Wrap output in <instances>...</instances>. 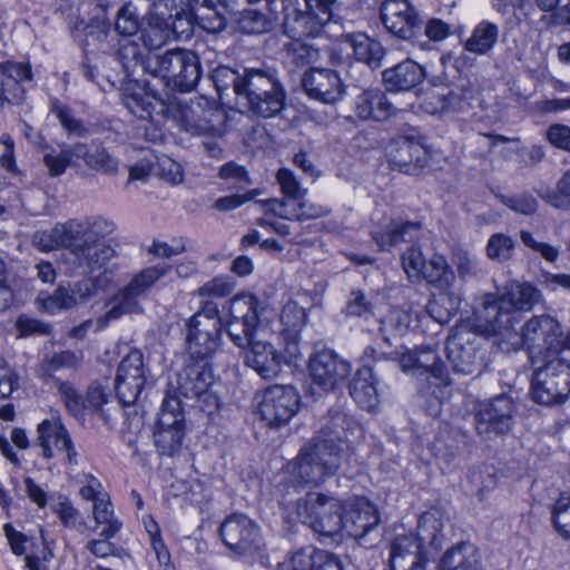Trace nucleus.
Masks as SVG:
<instances>
[{
	"label": "nucleus",
	"mask_w": 570,
	"mask_h": 570,
	"mask_svg": "<svg viewBox=\"0 0 570 570\" xmlns=\"http://www.w3.org/2000/svg\"><path fill=\"white\" fill-rule=\"evenodd\" d=\"M82 361V353L75 351H61L46 357L43 368L47 373L59 368H77Z\"/></svg>",
	"instance_id": "13d9d810"
},
{
	"label": "nucleus",
	"mask_w": 570,
	"mask_h": 570,
	"mask_svg": "<svg viewBox=\"0 0 570 570\" xmlns=\"http://www.w3.org/2000/svg\"><path fill=\"white\" fill-rule=\"evenodd\" d=\"M278 71L269 66L246 68L237 85V100L245 107L258 98V94L282 85Z\"/></svg>",
	"instance_id": "cd10ccee"
},
{
	"label": "nucleus",
	"mask_w": 570,
	"mask_h": 570,
	"mask_svg": "<svg viewBox=\"0 0 570 570\" xmlns=\"http://www.w3.org/2000/svg\"><path fill=\"white\" fill-rule=\"evenodd\" d=\"M308 371L312 382L324 391H334L350 376L351 364L330 350L311 357Z\"/></svg>",
	"instance_id": "a211bd4d"
},
{
	"label": "nucleus",
	"mask_w": 570,
	"mask_h": 570,
	"mask_svg": "<svg viewBox=\"0 0 570 570\" xmlns=\"http://www.w3.org/2000/svg\"><path fill=\"white\" fill-rule=\"evenodd\" d=\"M351 45L357 61L366 63L372 69L381 66L384 57L383 46L363 33L352 36Z\"/></svg>",
	"instance_id": "c03bdc74"
},
{
	"label": "nucleus",
	"mask_w": 570,
	"mask_h": 570,
	"mask_svg": "<svg viewBox=\"0 0 570 570\" xmlns=\"http://www.w3.org/2000/svg\"><path fill=\"white\" fill-rule=\"evenodd\" d=\"M549 202L558 208H570V169L559 180L556 191L549 197Z\"/></svg>",
	"instance_id": "774afa93"
},
{
	"label": "nucleus",
	"mask_w": 570,
	"mask_h": 570,
	"mask_svg": "<svg viewBox=\"0 0 570 570\" xmlns=\"http://www.w3.org/2000/svg\"><path fill=\"white\" fill-rule=\"evenodd\" d=\"M43 161L50 175L53 177L61 176L66 171V168L72 165L65 146H62L59 151L51 150L46 154Z\"/></svg>",
	"instance_id": "69168bd1"
},
{
	"label": "nucleus",
	"mask_w": 570,
	"mask_h": 570,
	"mask_svg": "<svg viewBox=\"0 0 570 570\" xmlns=\"http://www.w3.org/2000/svg\"><path fill=\"white\" fill-rule=\"evenodd\" d=\"M399 154L400 168L405 173H414L426 163V159L422 158V155L425 156L424 149L414 142L405 141L399 149Z\"/></svg>",
	"instance_id": "864d4df0"
},
{
	"label": "nucleus",
	"mask_w": 570,
	"mask_h": 570,
	"mask_svg": "<svg viewBox=\"0 0 570 570\" xmlns=\"http://www.w3.org/2000/svg\"><path fill=\"white\" fill-rule=\"evenodd\" d=\"M245 364L265 380L274 379L281 372L283 356L268 342L255 338L246 345Z\"/></svg>",
	"instance_id": "c85d7f7f"
},
{
	"label": "nucleus",
	"mask_w": 570,
	"mask_h": 570,
	"mask_svg": "<svg viewBox=\"0 0 570 570\" xmlns=\"http://www.w3.org/2000/svg\"><path fill=\"white\" fill-rule=\"evenodd\" d=\"M258 302L253 295L235 296L229 303V320L226 331L232 341L240 348L257 338Z\"/></svg>",
	"instance_id": "4468645a"
},
{
	"label": "nucleus",
	"mask_w": 570,
	"mask_h": 570,
	"mask_svg": "<svg viewBox=\"0 0 570 570\" xmlns=\"http://www.w3.org/2000/svg\"><path fill=\"white\" fill-rule=\"evenodd\" d=\"M473 89L468 83L456 89H444L442 91H432L422 102V108L425 112L435 115L443 112L448 108H456L460 101L472 98Z\"/></svg>",
	"instance_id": "e433bc0d"
},
{
	"label": "nucleus",
	"mask_w": 570,
	"mask_h": 570,
	"mask_svg": "<svg viewBox=\"0 0 570 570\" xmlns=\"http://www.w3.org/2000/svg\"><path fill=\"white\" fill-rule=\"evenodd\" d=\"M121 101L125 108L139 119L151 118L157 107L163 109V101L148 92L138 82H128L122 89Z\"/></svg>",
	"instance_id": "72a5a7b5"
},
{
	"label": "nucleus",
	"mask_w": 570,
	"mask_h": 570,
	"mask_svg": "<svg viewBox=\"0 0 570 570\" xmlns=\"http://www.w3.org/2000/svg\"><path fill=\"white\" fill-rule=\"evenodd\" d=\"M164 273V268L149 267L137 274L126 287L111 298V307L106 313V320H117L122 315L140 312L137 298L144 295L147 288Z\"/></svg>",
	"instance_id": "f3484780"
},
{
	"label": "nucleus",
	"mask_w": 570,
	"mask_h": 570,
	"mask_svg": "<svg viewBox=\"0 0 570 570\" xmlns=\"http://www.w3.org/2000/svg\"><path fill=\"white\" fill-rule=\"evenodd\" d=\"M385 29L402 40L412 39L421 27V18L407 0H385L381 7Z\"/></svg>",
	"instance_id": "412c9836"
},
{
	"label": "nucleus",
	"mask_w": 570,
	"mask_h": 570,
	"mask_svg": "<svg viewBox=\"0 0 570 570\" xmlns=\"http://www.w3.org/2000/svg\"><path fill=\"white\" fill-rule=\"evenodd\" d=\"M443 527L444 515L442 511L431 509L420 517L416 528L417 532L414 535L423 543L425 549L428 547L439 549L443 537Z\"/></svg>",
	"instance_id": "ea45409f"
},
{
	"label": "nucleus",
	"mask_w": 570,
	"mask_h": 570,
	"mask_svg": "<svg viewBox=\"0 0 570 570\" xmlns=\"http://www.w3.org/2000/svg\"><path fill=\"white\" fill-rule=\"evenodd\" d=\"M242 75H238L235 70L225 66H219L213 70V80L218 92H223L233 87L237 96V85Z\"/></svg>",
	"instance_id": "e2e57ef3"
},
{
	"label": "nucleus",
	"mask_w": 570,
	"mask_h": 570,
	"mask_svg": "<svg viewBox=\"0 0 570 570\" xmlns=\"http://www.w3.org/2000/svg\"><path fill=\"white\" fill-rule=\"evenodd\" d=\"M336 0H304L306 11H302L291 6H284V26L292 28L295 35L304 36L309 32L306 23L312 18L318 21V24H324L330 21L332 11Z\"/></svg>",
	"instance_id": "c756f323"
},
{
	"label": "nucleus",
	"mask_w": 570,
	"mask_h": 570,
	"mask_svg": "<svg viewBox=\"0 0 570 570\" xmlns=\"http://www.w3.org/2000/svg\"><path fill=\"white\" fill-rule=\"evenodd\" d=\"M234 289V283L227 277H215L212 281L204 284L198 288V295L213 296V297H225L229 295Z\"/></svg>",
	"instance_id": "338daca9"
},
{
	"label": "nucleus",
	"mask_w": 570,
	"mask_h": 570,
	"mask_svg": "<svg viewBox=\"0 0 570 570\" xmlns=\"http://www.w3.org/2000/svg\"><path fill=\"white\" fill-rule=\"evenodd\" d=\"M219 532L224 543L238 553L253 552L261 548L259 528L245 514L234 513L226 518Z\"/></svg>",
	"instance_id": "6ab92c4d"
},
{
	"label": "nucleus",
	"mask_w": 570,
	"mask_h": 570,
	"mask_svg": "<svg viewBox=\"0 0 570 570\" xmlns=\"http://www.w3.org/2000/svg\"><path fill=\"white\" fill-rule=\"evenodd\" d=\"M351 396L363 409L372 411L379 404L377 379L368 366L355 373L350 387Z\"/></svg>",
	"instance_id": "f704fd0d"
},
{
	"label": "nucleus",
	"mask_w": 570,
	"mask_h": 570,
	"mask_svg": "<svg viewBox=\"0 0 570 570\" xmlns=\"http://www.w3.org/2000/svg\"><path fill=\"white\" fill-rule=\"evenodd\" d=\"M220 328V322L190 317L186 341L191 360L208 361L219 346Z\"/></svg>",
	"instance_id": "4be33fe9"
},
{
	"label": "nucleus",
	"mask_w": 570,
	"mask_h": 570,
	"mask_svg": "<svg viewBox=\"0 0 570 570\" xmlns=\"http://www.w3.org/2000/svg\"><path fill=\"white\" fill-rule=\"evenodd\" d=\"M514 325L508 326L493 337H497L501 350L509 352L525 347L530 354L535 356H548L549 353L558 352L568 344L562 337L559 322L548 315H540L530 318L523 326L521 333L514 331Z\"/></svg>",
	"instance_id": "7ed1b4c3"
},
{
	"label": "nucleus",
	"mask_w": 570,
	"mask_h": 570,
	"mask_svg": "<svg viewBox=\"0 0 570 570\" xmlns=\"http://www.w3.org/2000/svg\"><path fill=\"white\" fill-rule=\"evenodd\" d=\"M564 353L551 357L533 373L531 392L537 403L562 404L570 396V361Z\"/></svg>",
	"instance_id": "423d86ee"
},
{
	"label": "nucleus",
	"mask_w": 570,
	"mask_h": 570,
	"mask_svg": "<svg viewBox=\"0 0 570 570\" xmlns=\"http://www.w3.org/2000/svg\"><path fill=\"white\" fill-rule=\"evenodd\" d=\"M33 244L39 249L57 247L86 249L82 219L73 218L66 223H57L49 232H36Z\"/></svg>",
	"instance_id": "b1692460"
},
{
	"label": "nucleus",
	"mask_w": 570,
	"mask_h": 570,
	"mask_svg": "<svg viewBox=\"0 0 570 570\" xmlns=\"http://www.w3.org/2000/svg\"><path fill=\"white\" fill-rule=\"evenodd\" d=\"M184 440V414L180 400L166 395L163 400L158 420L154 429V442L160 455L174 456Z\"/></svg>",
	"instance_id": "1a4fd4ad"
},
{
	"label": "nucleus",
	"mask_w": 570,
	"mask_h": 570,
	"mask_svg": "<svg viewBox=\"0 0 570 570\" xmlns=\"http://www.w3.org/2000/svg\"><path fill=\"white\" fill-rule=\"evenodd\" d=\"M50 111L56 115L60 125L69 135L85 137L88 134V129L81 120L75 117L72 109L61 104L57 98L51 99Z\"/></svg>",
	"instance_id": "09e8293b"
},
{
	"label": "nucleus",
	"mask_w": 570,
	"mask_h": 570,
	"mask_svg": "<svg viewBox=\"0 0 570 570\" xmlns=\"http://www.w3.org/2000/svg\"><path fill=\"white\" fill-rule=\"evenodd\" d=\"M214 375L208 361L189 358L177 373L175 389L186 399L194 400L195 405L204 412L213 413L219 404L213 390Z\"/></svg>",
	"instance_id": "0eeeda50"
},
{
	"label": "nucleus",
	"mask_w": 570,
	"mask_h": 570,
	"mask_svg": "<svg viewBox=\"0 0 570 570\" xmlns=\"http://www.w3.org/2000/svg\"><path fill=\"white\" fill-rule=\"evenodd\" d=\"M412 322L411 314L405 309H392L382 321L381 331L385 335V341L390 342L391 337L403 336Z\"/></svg>",
	"instance_id": "8fccbe9b"
},
{
	"label": "nucleus",
	"mask_w": 570,
	"mask_h": 570,
	"mask_svg": "<svg viewBox=\"0 0 570 570\" xmlns=\"http://www.w3.org/2000/svg\"><path fill=\"white\" fill-rule=\"evenodd\" d=\"M3 531L12 552L24 556L26 567L29 570H47L46 561L52 554L42 540L28 538L9 523L3 525Z\"/></svg>",
	"instance_id": "bb28decb"
},
{
	"label": "nucleus",
	"mask_w": 570,
	"mask_h": 570,
	"mask_svg": "<svg viewBox=\"0 0 570 570\" xmlns=\"http://www.w3.org/2000/svg\"><path fill=\"white\" fill-rule=\"evenodd\" d=\"M191 14L205 31L216 33L226 26V18L214 0H189Z\"/></svg>",
	"instance_id": "58836bf2"
},
{
	"label": "nucleus",
	"mask_w": 570,
	"mask_h": 570,
	"mask_svg": "<svg viewBox=\"0 0 570 570\" xmlns=\"http://www.w3.org/2000/svg\"><path fill=\"white\" fill-rule=\"evenodd\" d=\"M302 86L309 98L324 104H335L345 94L340 75L331 69H311L304 73Z\"/></svg>",
	"instance_id": "393cba45"
},
{
	"label": "nucleus",
	"mask_w": 570,
	"mask_h": 570,
	"mask_svg": "<svg viewBox=\"0 0 570 570\" xmlns=\"http://www.w3.org/2000/svg\"><path fill=\"white\" fill-rule=\"evenodd\" d=\"M173 117L180 128L191 135L214 132L219 135V127L214 125L218 110L214 101L206 97H194L188 101H177L173 107Z\"/></svg>",
	"instance_id": "ddd939ff"
},
{
	"label": "nucleus",
	"mask_w": 570,
	"mask_h": 570,
	"mask_svg": "<svg viewBox=\"0 0 570 570\" xmlns=\"http://www.w3.org/2000/svg\"><path fill=\"white\" fill-rule=\"evenodd\" d=\"M400 365L403 372L412 374L430 373L434 377L445 381L446 370L444 363L430 347L415 348L402 354Z\"/></svg>",
	"instance_id": "2f4dec72"
},
{
	"label": "nucleus",
	"mask_w": 570,
	"mask_h": 570,
	"mask_svg": "<svg viewBox=\"0 0 570 570\" xmlns=\"http://www.w3.org/2000/svg\"><path fill=\"white\" fill-rule=\"evenodd\" d=\"M479 335L474 318L456 325L446 340L448 358L453 371L462 375H473L482 366V353L479 348ZM482 336H484L482 334Z\"/></svg>",
	"instance_id": "6e6552de"
},
{
	"label": "nucleus",
	"mask_w": 570,
	"mask_h": 570,
	"mask_svg": "<svg viewBox=\"0 0 570 570\" xmlns=\"http://www.w3.org/2000/svg\"><path fill=\"white\" fill-rule=\"evenodd\" d=\"M306 321V308L296 302H288L281 313V322L284 326L282 333H299Z\"/></svg>",
	"instance_id": "603ef678"
},
{
	"label": "nucleus",
	"mask_w": 570,
	"mask_h": 570,
	"mask_svg": "<svg viewBox=\"0 0 570 570\" xmlns=\"http://www.w3.org/2000/svg\"><path fill=\"white\" fill-rule=\"evenodd\" d=\"M218 175L222 179L232 181L234 188H244L252 184L246 168L235 161H229L222 166Z\"/></svg>",
	"instance_id": "bf43d9fd"
},
{
	"label": "nucleus",
	"mask_w": 570,
	"mask_h": 570,
	"mask_svg": "<svg viewBox=\"0 0 570 570\" xmlns=\"http://www.w3.org/2000/svg\"><path fill=\"white\" fill-rule=\"evenodd\" d=\"M58 391L65 403L66 409L75 416H79L85 411V403L76 389L67 382H59Z\"/></svg>",
	"instance_id": "680f3d73"
},
{
	"label": "nucleus",
	"mask_w": 570,
	"mask_h": 570,
	"mask_svg": "<svg viewBox=\"0 0 570 570\" xmlns=\"http://www.w3.org/2000/svg\"><path fill=\"white\" fill-rule=\"evenodd\" d=\"M89 168L105 175H112L118 170V160L111 156L106 148L97 145L95 147L94 158L89 161Z\"/></svg>",
	"instance_id": "052dcab7"
},
{
	"label": "nucleus",
	"mask_w": 570,
	"mask_h": 570,
	"mask_svg": "<svg viewBox=\"0 0 570 570\" xmlns=\"http://www.w3.org/2000/svg\"><path fill=\"white\" fill-rule=\"evenodd\" d=\"M383 82L389 91H407L421 83L425 78L422 66L406 59L382 72Z\"/></svg>",
	"instance_id": "473e14b6"
},
{
	"label": "nucleus",
	"mask_w": 570,
	"mask_h": 570,
	"mask_svg": "<svg viewBox=\"0 0 570 570\" xmlns=\"http://www.w3.org/2000/svg\"><path fill=\"white\" fill-rule=\"evenodd\" d=\"M428 551L413 533L400 534L390 546L391 570H424Z\"/></svg>",
	"instance_id": "a878e982"
},
{
	"label": "nucleus",
	"mask_w": 570,
	"mask_h": 570,
	"mask_svg": "<svg viewBox=\"0 0 570 570\" xmlns=\"http://www.w3.org/2000/svg\"><path fill=\"white\" fill-rule=\"evenodd\" d=\"M258 98L246 106L248 111L255 116L272 118L277 116L285 106L286 91L283 83L274 87L272 90L267 89L258 94Z\"/></svg>",
	"instance_id": "79ce46f5"
},
{
	"label": "nucleus",
	"mask_w": 570,
	"mask_h": 570,
	"mask_svg": "<svg viewBox=\"0 0 570 570\" xmlns=\"http://www.w3.org/2000/svg\"><path fill=\"white\" fill-rule=\"evenodd\" d=\"M276 179L281 185L283 194L292 202H283L279 199H269L264 203L267 212L285 219H302L323 215L324 210L315 209L314 213L298 212L294 202L298 200L304 194L294 174L286 168L279 169Z\"/></svg>",
	"instance_id": "5701e85b"
},
{
	"label": "nucleus",
	"mask_w": 570,
	"mask_h": 570,
	"mask_svg": "<svg viewBox=\"0 0 570 570\" xmlns=\"http://www.w3.org/2000/svg\"><path fill=\"white\" fill-rule=\"evenodd\" d=\"M36 432L35 445L40 449L42 459L50 461L58 453L65 452L67 463L71 466L78 465V452L59 412L55 411L49 419L41 421Z\"/></svg>",
	"instance_id": "9d476101"
},
{
	"label": "nucleus",
	"mask_w": 570,
	"mask_h": 570,
	"mask_svg": "<svg viewBox=\"0 0 570 570\" xmlns=\"http://www.w3.org/2000/svg\"><path fill=\"white\" fill-rule=\"evenodd\" d=\"M342 529L363 546H372L371 535L379 530L381 523L377 507L366 498H355L344 505Z\"/></svg>",
	"instance_id": "2eb2a0df"
},
{
	"label": "nucleus",
	"mask_w": 570,
	"mask_h": 570,
	"mask_svg": "<svg viewBox=\"0 0 570 570\" xmlns=\"http://www.w3.org/2000/svg\"><path fill=\"white\" fill-rule=\"evenodd\" d=\"M168 38V30L163 23L148 24L141 30L140 39L148 50L160 48Z\"/></svg>",
	"instance_id": "0e129e2a"
},
{
	"label": "nucleus",
	"mask_w": 570,
	"mask_h": 570,
	"mask_svg": "<svg viewBox=\"0 0 570 570\" xmlns=\"http://www.w3.org/2000/svg\"><path fill=\"white\" fill-rule=\"evenodd\" d=\"M139 16L131 2L124 4L117 12L115 29L121 36H134L139 30Z\"/></svg>",
	"instance_id": "6e6d98bb"
},
{
	"label": "nucleus",
	"mask_w": 570,
	"mask_h": 570,
	"mask_svg": "<svg viewBox=\"0 0 570 570\" xmlns=\"http://www.w3.org/2000/svg\"><path fill=\"white\" fill-rule=\"evenodd\" d=\"M441 570H482L478 548L469 542L456 544L444 553Z\"/></svg>",
	"instance_id": "c9c22d12"
},
{
	"label": "nucleus",
	"mask_w": 570,
	"mask_h": 570,
	"mask_svg": "<svg viewBox=\"0 0 570 570\" xmlns=\"http://www.w3.org/2000/svg\"><path fill=\"white\" fill-rule=\"evenodd\" d=\"M343 510L338 498L321 492H308L296 504L302 523L322 537H333L342 530Z\"/></svg>",
	"instance_id": "39448f33"
},
{
	"label": "nucleus",
	"mask_w": 570,
	"mask_h": 570,
	"mask_svg": "<svg viewBox=\"0 0 570 570\" xmlns=\"http://www.w3.org/2000/svg\"><path fill=\"white\" fill-rule=\"evenodd\" d=\"M395 111L386 94L379 88L362 91L354 101V112L365 121H384Z\"/></svg>",
	"instance_id": "7c9ffc66"
},
{
	"label": "nucleus",
	"mask_w": 570,
	"mask_h": 570,
	"mask_svg": "<svg viewBox=\"0 0 570 570\" xmlns=\"http://www.w3.org/2000/svg\"><path fill=\"white\" fill-rule=\"evenodd\" d=\"M82 224L86 249L101 245V242L112 234L116 228L114 222L101 216L82 218Z\"/></svg>",
	"instance_id": "49530a36"
},
{
	"label": "nucleus",
	"mask_w": 570,
	"mask_h": 570,
	"mask_svg": "<svg viewBox=\"0 0 570 570\" xmlns=\"http://www.w3.org/2000/svg\"><path fill=\"white\" fill-rule=\"evenodd\" d=\"M102 282H109V278L105 274H101L96 278L82 279L68 288L72 301H75V306L83 304L95 297L98 288H102Z\"/></svg>",
	"instance_id": "3c124183"
},
{
	"label": "nucleus",
	"mask_w": 570,
	"mask_h": 570,
	"mask_svg": "<svg viewBox=\"0 0 570 570\" xmlns=\"http://www.w3.org/2000/svg\"><path fill=\"white\" fill-rule=\"evenodd\" d=\"M499 39V27L490 21H481L471 31V35L463 42L466 52L485 56L497 45Z\"/></svg>",
	"instance_id": "4c0bfd02"
},
{
	"label": "nucleus",
	"mask_w": 570,
	"mask_h": 570,
	"mask_svg": "<svg viewBox=\"0 0 570 570\" xmlns=\"http://www.w3.org/2000/svg\"><path fill=\"white\" fill-rule=\"evenodd\" d=\"M145 72L160 78L166 87L181 92L194 90L202 76L199 57L181 48L148 57Z\"/></svg>",
	"instance_id": "20e7f679"
},
{
	"label": "nucleus",
	"mask_w": 570,
	"mask_h": 570,
	"mask_svg": "<svg viewBox=\"0 0 570 570\" xmlns=\"http://www.w3.org/2000/svg\"><path fill=\"white\" fill-rule=\"evenodd\" d=\"M552 523L564 540H570V497L562 494L554 502Z\"/></svg>",
	"instance_id": "5fc2aeb1"
},
{
	"label": "nucleus",
	"mask_w": 570,
	"mask_h": 570,
	"mask_svg": "<svg viewBox=\"0 0 570 570\" xmlns=\"http://www.w3.org/2000/svg\"><path fill=\"white\" fill-rule=\"evenodd\" d=\"M540 292L528 283L509 282L498 294L485 293L474 311V327L492 337L520 322V313L528 312L539 302Z\"/></svg>",
	"instance_id": "f03ea898"
},
{
	"label": "nucleus",
	"mask_w": 570,
	"mask_h": 570,
	"mask_svg": "<svg viewBox=\"0 0 570 570\" xmlns=\"http://www.w3.org/2000/svg\"><path fill=\"white\" fill-rule=\"evenodd\" d=\"M350 422L340 410H331L322 419L320 431L311 444L291 464L297 481L318 484L334 474L344 456V439Z\"/></svg>",
	"instance_id": "f257e3e1"
},
{
	"label": "nucleus",
	"mask_w": 570,
	"mask_h": 570,
	"mask_svg": "<svg viewBox=\"0 0 570 570\" xmlns=\"http://www.w3.org/2000/svg\"><path fill=\"white\" fill-rule=\"evenodd\" d=\"M515 407L507 395H498L480 405L474 419L475 431L483 440L507 434L513 425Z\"/></svg>",
	"instance_id": "f8f14e48"
},
{
	"label": "nucleus",
	"mask_w": 570,
	"mask_h": 570,
	"mask_svg": "<svg viewBox=\"0 0 570 570\" xmlns=\"http://www.w3.org/2000/svg\"><path fill=\"white\" fill-rule=\"evenodd\" d=\"M37 302L41 308L48 313H56L61 309L75 307V301L70 296L68 288L59 286L51 295L43 298L38 297Z\"/></svg>",
	"instance_id": "4d7b16f0"
},
{
	"label": "nucleus",
	"mask_w": 570,
	"mask_h": 570,
	"mask_svg": "<svg viewBox=\"0 0 570 570\" xmlns=\"http://www.w3.org/2000/svg\"><path fill=\"white\" fill-rule=\"evenodd\" d=\"M442 293L430 299L426 305V313L438 323L444 324L450 322L452 316L459 311L463 301L460 291L452 287L450 289H441Z\"/></svg>",
	"instance_id": "a19ab883"
},
{
	"label": "nucleus",
	"mask_w": 570,
	"mask_h": 570,
	"mask_svg": "<svg viewBox=\"0 0 570 570\" xmlns=\"http://www.w3.org/2000/svg\"><path fill=\"white\" fill-rule=\"evenodd\" d=\"M146 383L142 354L130 351L120 362L115 380V390L124 405L136 402Z\"/></svg>",
	"instance_id": "aec40b11"
},
{
	"label": "nucleus",
	"mask_w": 570,
	"mask_h": 570,
	"mask_svg": "<svg viewBox=\"0 0 570 570\" xmlns=\"http://www.w3.org/2000/svg\"><path fill=\"white\" fill-rule=\"evenodd\" d=\"M92 514L97 527H101L102 538H112L121 528V523L114 515V508L109 498H101L92 507Z\"/></svg>",
	"instance_id": "de8ad7c7"
},
{
	"label": "nucleus",
	"mask_w": 570,
	"mask_h": 570,
	"mask_svg": "<svg viewBox=\"0 0 570 570\" xmlns=\"http://www.w3.org/2000/svg\"><path fill=\"white\" fill-rule=\"evenodd\" d=\"M116 57L128 77L132 75L137 68H141L142 71H145L147 59L153 56H146L145 50L137 42L125 39L119 43Z\"/></svg>",
	"instance_id": "a18cd8bd"
},
{
	"label": "nucleus",
	"mask_w": 570,
	"mask_h": 570,
	"mask_svg": "<svg viewBox=\"0 0 570 570\" xmlns=\"http://www.w3.org/2000/svg\"><path fill=\"white\" fill-rule=\"evenodd\" d=\"M299 395L292 385H272L267 387L259 402V414L271 426H281L297 413Z\"/></svg>",
	"instance_id": "dca6fc26"
},
{
	"label": "nucleus",
	"mask_w": 570,
	"mask_h": 570,
	"mask_svg": "<svg viewBox=\"0 0 570 570\" xmlns=\"http://www.w3.org/2000/svg\"><path fill=\"white\" fill-rule=\"evenodd\" d=\"M422 234V224L419 222H404L393 224L376 242L381 247H394L415 243Z\"/></svg>",
	"instance_id": "37998d69"
},
{
	"label": "nucleus",
	"mask_w": 570,
	"mask_h": 570,
	"mask_svg": "<svg viewBox=\"0 0 570 570\" xmlns=\"http://www.w3.org/2000/svg\"><path fill=\"white\" fill-rule=\"evenodd\" d=\"M402 264L410 279H425L440 289H450L455 279L444 257L436 252H405Z\"/></svg>",
	"instance_id": "9b49d317"
}]
</instances>
